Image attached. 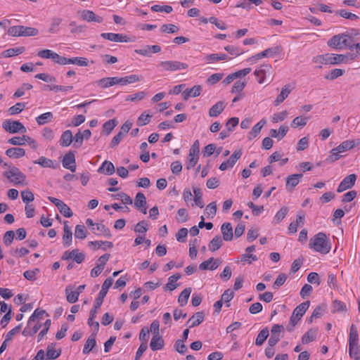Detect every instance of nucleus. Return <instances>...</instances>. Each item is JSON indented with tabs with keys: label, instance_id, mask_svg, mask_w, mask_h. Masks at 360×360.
<instances>
[{
	"label": "nucleus",
	"instance_id": "1",
	"mask_svg": "<svg viewBox=\"0 0 360 360\" xmlns=\"http://www.w3.org/2000/svg\"><path fill=\"white\" fill-rule=\"evenodd\" d=\"M309 248L316 252L327 254L330 251L331 244L326 234L319 232L310 238Z\"/></svg>",
	"mask_w": 360,
	"mask_h": 360
},
{
	"label": "nucleus",
	"instance_id": "2",
	"mask_svg": "<svg viewBox=\"0 0 360 360\" xmlns=\"http://www.w3.org/2000/svg\"><path fill=\"white\" fill-rule=\"evenodd\" d=\"M356 34V30H352L351 34L342 33L334 35L328 40V45L338 50H342L345 48L352 50L354 36Z\"/></svg>",
	"mask_w": 360,
	"mask_h": 360
},
{
	"label": "nucleus",
	"instance_id": "3",
	"mask_svg": "<svg viewBox=\"0 0 360 360\" xmlns=\"http://www.w3.org/2000/svg\"><path fill=\"white\" fill-rule=\"evenodd\" d=\"M4 167H8V170L4 172L3 176L6 178L10 183L14 186H26L27 182L26 181V176L18 167L4 162L2 164Z\"/></svg>",
	"mask_w": 360,
	"mask_h": 360
},
{
	"label": "nucleus",
	"instance_id": "4",
	"mask_svg": "<svg viewBox=\"0 0 360 360\" xmlns=\"http://www.w3.org/2000/svg\"><path fill=\"white\" fill-rule=\"evenodd\" d=\"M355 146V141L354 140H347L341 143L336 148H333L330 150V155L329 156V159L332 162H335L339 160L341 157L340 153H344L353 148Z\"/></svg>",
	"mask_w": 360,
	"mask_h": 360
},
{
	"label": "nucleus",
	"instance_id": "5",
	"mask_svg": "<svg viewBox=\"0 0 360 360\" xmlns=\"http://www.w3.org/2000/svg\"><path fill=\"white\" fill-rule=\"evenodd\" d=\"M113 280L111 278H106L105 281L103 282L101 290L99 292L98 297L96 298L94 302V306L92 309H95L96 312H98V310L101 307L103 300L108 293V289L110 288V286L112 285Z\"/></svg>",
	"mask_w": 360,
	"mask_h": 360
},
{
	"label": "nucleus",
	"instance_id": "6",
	"mask_svg": "<svg viewBox=\"0 0 360 360\" xmlns=\"http://www.w3.org/2000/svg\"><path fill=\"white\" fill-rule=\"evenodd\" d=\"M3 129L11 134L18 132L25 133L27 129L25 126L19 121L6 120L2 123Z\"/></svg>",
	"mask_w": 360,
	"mask_h": 360
},
{
	"label": "nucleus",
	"instance_id": "7",
	"mask_svg": "<svg viewBox=\"0 0 360 360\" xmlns=\"http://www.w3.org/2000/svg\"><path fill=\"white\" fill-rule=\"evenodd\" d=\"M158 67L165 71H177L185 70L188 67V65L186 63L177 60H165L160 62Z\"/></svg>",
	"mask_w": 360,
	"mask_h": 360
},
{
	"label": "nucleus",
	"instance_id": "8",
	"mask_svg": "<svg viewBox=\"0 0 360 360\" xmlns=\"http://www.w3.org/2000/svg\"><path fill=\"white\" fill-rule=\"evenodd\" d=\"M309 305L310 302L306 301L299 304L294 309L290 320V322L291 323V324H292V326H295L297 324L299 321L301 319V318L305 314L306 311L308 309Z\"/></svg>",
	"mask_w": 360,
	"mask_h": 360
},
{
	"label": "nucleus",
	"instance_id": "9",
	"mask_svg": "<svg viewBox=\"0 0 360 360\" xmlns=\"http://www.w3.org/2000/svg\"><path fill=\"white\" fill-rule=\"evenodd\" d=\"M132 124L128 121L125 122L120 128V131L115 135L111 141L110 147L115 148L117 146L124 136L129 132L131 129Z\"/></svg>",
	"mask_w": 360,
	"mask_h": 360
},
{
	"label": "nucleus",
	"instance_id": "10",
	"mask_svg": "<svg viewBox=\"0 0 360 360\" xmlns=\"http://www.w3.org/2000/svg\"><path fill=\"white\" fill-rule=\"evenodd\" d=\"M271 68V65L263 64L255 70L254 75L257 78V82L259 84L264 83L266 77L270 75Z\"/></svg>",
	"mask_w": 360,
	"mask_h": 360
},
{
	"label": "nucleus",
	"instance_id": "11",
	"mask_svg": "<svg viewBox=\"0 0 360 360\" xmlns=\"http://www.w3.org/2000/svg\"><path fill=\"white\" fill-rule=\"evenodd\" d=\"M63 166L65 169H70L72 172L76 171V162L75 153L70 151L65 155L62 160Z\"/></svg>",
	"mask_w": 360,
	"mask_h": 360
},
{
	"label": "nucleus",
	"instance_id": "12",
	"mask_svg": "<svg viewBox=\"0 0 360 360\" xmlns=\"http://www.w3.org/2000/svg\"><path fill=\"white\" fill-rule=\"evenodd\" d=\"M280 51H281V49L279 46L269 48V49H267L263 51L261 53L255 54V56L250 58L248 60L250 61H255L257 60H259L264 57H271V56H274L279 53Z\"/></svg>",
	"mask_w": 360,
	"mask_h": 360
},
{
	"label": "nucleus",
	"instance_id": "13",
	"mask_svg": "<svg viewBox=\"0 0 360 360\" xmlns=\"http://www.w3.org/2000/svg\"><path fill=\"white\" fill-rule=\"evenodd\" d=\"M356 176L354 174L346 176L339 184L337 191L342 193L347 189L351 188L355 184Z\"/></svg>",
	"mask_w": 360,
	"mask_h": 360
},
{
	"label": "nucleus",
	"instance_id": "14",
	"mask_svg": "<svg viewBox=\"0 0 360 360\" xmlns=\"http://www.w3.org/2000/svg\"><path fill=\"white\" fill-rule=\"evenodd\" d=\"M329 58L326 59L330 64L346 63L349 59L354 60V57L351 54H328Z\"/></svg>",
	"mask_w": 360,
	"mask_h": 360
},
{
	"label": "nucleus",
	"instance_id": "15",
	"mask_svg": "<svg viewBox=\"0 0 360 360\" xmlns=\"http://www.w3.org/2000/svg\"><path fill=\"white\" fill-rule=\"evenodd\" d=\"M302 176V174L289 175L286 178L285 189L290 192L292 191L295 187L300 182Z\"/></svg>",
	"mask_w": 360,
	"mask_h": 360
},
{
	"label": "nucleus",
	"instance_id": "16",
	"mask_svg": "<svg viewBox=\"0 0 360 360\" xmlns=\"http://www.w3.org/2000/svg\"><path fill=\"white\" fill-rule=\"evenodd\" d=\"M101 37L105 39H108L111 41L115 42H128L130 41L129 38L122 34H116V33H102L101 34Z\"/></svg>",
	"mask_w": 360,
	"mask_h": 360
},
{
	"label": "nucleus",
	"instance_id": "17",
	"mask_svg": "<svg viewBox=\"0 0 360 360\" xmlns=\"http://www.w3.org/2000/svg\"><path fill=\"white\" fill-rule=\"evenodd\" d=\"M146 198L143 193H138L135 197L134 206L143 214L147 213Z\"/></svg>",
	"mask_w": 360,
	"mask_h": 360
},
{
	"label": "nucleus",
	"instance_id": "18",
	"mask_svg": "<svg viewBox=\"0 0 360 360\" xmlns=\"http://www.w3.org/2000/svg\"><path fill=\"white\" fill-rule=\"evenodd\" d=\"M221 263V261L219 259H214L213 257H211L202 262L199 265V269L200 270H214L218 268Z\"/></svg>",
	"mask_w": 360,
	"mask_h": 360
},
{
	"label": "nucleus",
	"instance_id": "19",
	"mask_svg": "<svg viewBox=\"0 0 360 360\" xmlns=\"http://www.w3.org/2000/svg\"><path fill=\"white\" fill-rule=\"evenodd\" d=\"M41 326L40 323L28 320L27 326L22 330V334L24 336H32L38 332Z\"/></svg>",
	"mask_w": 360,
	"mask_h": 360
},
{
	"label": "nucleus",
	"instance_id": "20",
	"mask_svg": "<svg viewBox=\"0 0 360 360\" xmlns=\"http://www.w3.org/2000/svg\"><path fill=\"white\" fill-rule=\"evenodd\" d=\"M81 18L83 20H86L87 22H96L101 23L103 22V18L98 15H96L92 11L90 10H84L81 12Z\"/></svg>",
	"mask_w": 360,
	"mask_h": 360
},
{
	"label": "nucleus",
	"instance_id": "21",
	"mask_svg": "<svg viewBox=\"0 0 360 360\" xmlns=\"http://www.w3.org/2000/svg\"><path fill=\"white\" fill-rule=\"evenodd\" d=\"M222 233V239L225 241H231L233 240V228L231 223L225 222L221 226Z\"/></svg>",
	"mask_w": 360,
	"mask_h": 360
},
{
	"label": "nucleus",
	"instance_id": "22",
	"mask_svg": "<svg viewBox=\"0 0 360 360\" xmlns=\"http://www.w3.org/2000/svg\"><path fill=\"white\" fill-rule=\"evenodd\" d=\"M160 51L161 47L158 45H147L144 46L143 49H136L135 52L142 56H150L152 53H159Z\"/></svg>",
	"mask_w": 360,
	"mask_h": 360
},
{
	"label": "nucleus",
	"instance_id": "23",
	"mask_svg": "<svg viewBox=\"0 0 360 360\" xmlns=\"http://www.w3.org/2000/svg\"><path fill=\"white\" fill-rule=\"evenodd\" d=\"M202 86L200 85H195L191 89H186L182 93L184 100H188L190 97H197L200 95Z\"/></svg>",
	"mask_w": 360,
	"mask_h": 360
},
{
	"label": "nucleus",
	"instance_id": "24",
	"mask_svg": "<svg viewBox=\"0 0 360 360\" xmlns=\"http://www.w3.org/2000/svg\"><path fill=\"white\" fill-rule=\"evenodd\" d=\"M293 89V87L290 84H286L285 85L280 93V94L277 96L274 101L275 105H278L281 103H283L285 99L288 96V95L290 94L292 90Z\"/></svg>",
	"mask_w": 360,
	"mask_h": 360
},
{
	"label": "nucleus",
	"instance_id": "25",
	"mask_svg": "<svg viewBox=\"0 0 360 360\" xmlns=\"http://www.w3.org/2000/svg\"><path fill=\"white\" fill-rule=\"evenodd\" d=\"M115 168L112 162L105 160L101 166L98 169V172L105 175H112L114 174Z\"/></svg>",
	"mask_w": 360,
	"mask_h": 360
},
{
	"label": "nucleus",
	"instance_id": "26",
	"mask_svg": "<svg viewBox=\"0 0 360 360\" xmlns=\"http://www.w3.org/2000/svg\"><path fill=\"white\" fill-rule=\"evenodd\" d=\"M204 313L202 311H198L188 319L187 324H190L189 328H193L200 325L204 321Z\"/></svg>",
	"mask_w": 360,
	"mask_h": 360
},
{
	"label": "nucleus",
	"instance_id": "27",
	"mask_svg": "<svg viewBox=\"0 0 360 360\" xmlns=\"http://www.w3.org/2000/svg\"><path fill=\"white\" fill-rule=\"evenodd\" d=\"M73 141L72 133L70 130L68 129L63 131L60 139V145L63 147L69 146Z\"/></svg>",
	"mask_w": 360,
	"mask_h": 360
},
{
	"label": "nucleus",
	"instance_id": "28",
	"mask_svg": "<svg viewBox=\"0 0 360 360\" xmlns=\"http://www.w3.org/2000/svg\"><path fill=\"white\" fill-rule=\"evenodd\" d=\"M119 77H105L99 79L98 81V85L102 88H108L115 84H119Z\"/></svg>",
	"mask_w": 360,
	"mask_h": 360
},
{
	"label": "nucleus",
	"instance_id": "29",
	"mask_svg": "<svg viewBox=\"0 0 360 360\" xmlns=\"http://www.w3.org/2000/svg\"><path fill=\"white\" fill-rule=\"evenodd\" d=\"M164 345V340L160 335L153 336L150 343V347L153 351L162 349Z\"/></svg>",
	"mask_w": 360,
	"mask_h": 360
},
{
	"label": "nucleus",
	"instance_id": "30",
	"mask_svg": "<svg viewBox=\"0 0 360 360\" xmlns=\"http://www.w3.org/2000/svg\"><path fill=\"white\" fill-rule=\"evenodd\" d=\"M5 153L11 158H20L25 156V150L22 148H11L7 149Z\"/></svg>",
	"mask_w": 360,
	"mask_h": 360
},
{
	"label": "nucleus",
	"instance_id": "31",
	"mask_svg": "<svg viewBox=\"0 0 360 360\" xmlns=\"http://www.w3.org/2000/svg\"><path fill=\"white\" fill-rule=\"evenodd\" d=\"M34 164L39 165L41 167L46 168L56 169L57 167V164H55L52 160L44 156H41L38 160L34 161Z\"/></svg>",
	"mask_w": 360,
	"mask_h": 360
},
{
	"label": "nucleus",
	"instance_id": "32",
	"mask_svg": "<svg viewBox=\"0 0 360 360\" xmlns=\"http://www.w3.org/2000/svg\"><path fill=\"white\" fill-rule=\"evenodd\" d=\"M63 19L59 17H53L51 20L49 32L51 34H57L60 32V25Z\"/></svg>",
	"mask_w": 360,
	"mask_h": 360
},
{
	"label": "nucleus",
	"instance_id": "33",
	"mask_svg": "<svg viewBox=\"0 0 360 360\" xmlns=\"http://www.w3.org/2000/svg\"><path fill=\"white\" fill-rule=\"evenodd\" d=\"M142 79V77L138 75H130L124 77H119V84L126 85L139 82Z\"/></svg>",
	"mask_w": 360,
	"mask_h": 360
},
{
	"label": "nucleus",
	"instance_id": "34",
	"mask_svg": "<svg viewBox=\"0 0 360 360\" xmlns=\"http://www.w3.org/2000/svg\"><path fill=\"white\" fill-rule=\"evenodd\" d=\"M266 122L265 120H261L252 128L251 131L248 134L249 140H252L257 136Z\"/></svg>",
	"mask_w": 360,
	"mask_h": 360
},
{
	"label": "nucleus",
	"instance_id": "35",
	"mask_svg": "<svg viewBox=\"0 0 360 360\" xmlns=\"http://www.w3.org/2000/svg\"><path fill=\"white\" fill-rule=\"evenodd\" d=\"M25 51L24 46L11 48L2 52L1 55L4 58L13 57L22 53Z\"/></svg>",
	"mask_w": 360,
	"mask_h": 360
},
{
	"label": "nucleus",
	"instance_id": "36",
	"mask_svg": "<svg viewBox=\"0 0 360 360\" xmlns=\"http://www.w3.org/2000/svg\"><path fill=\"white\" fill-rule=\"evenodd\" d=\"M359 335L356 326L352 324L349 329V346L358 345Z\"/></svg>",
	"mask_w": 360,
	"mask_h": 360
},
{
	"label": "nucleus",
	"instance_id": "37",
	"mask_svg": "<svg viewBox=\"0 0 360 360\" xmlns=\"http://www.w3.org/2000/svg\"><path fill=\"white\" fill-rule=\"evenodd\" d=\"M225 108L224 102L219 101L215 103L209 110V115L210 117H217L221 114Z\"/></svg>",
	"mask_w": 360,
	"mask_h": 360
},
{
	"label": "nucleus",
	"instance_id": "38",
	"mask_svg": "<svg viewBox=\"0 0 360 360\" xmlns=\"http://www.w3.org/2000/svg\"><path fill=\"white\" fill-rule=\"evenodd\" d=\"M53 120V115L51 112L43 113L36 117V122L39 125H44L52 122Z\"/></svg>",
	"mask_w": 360,
	"mask_h": 360
},
{
	"label": "nucleus",
	"instance_id": "39",
	"mask_svg": "<svg viewBox=\"0 0 360 360\" xmlns=\"http://www.w3.org/2000/svg\"><path fill=\"white\" fill-rule=\"evenodd\" d=\"M181 278V274H176L169 277L168 283L164 287L165 290H169L170 291L174 290L178 286L176 282Z\"/></svg>",
	"mask_w": 360,
	"mask_h": 360
},
{
	"label": "nucleus",
	"instance_id": "40",
	"mask_svg": "<svg viewBox=\"0 0 360 360\" xmlns=\"http://www.w3.org/2000/svg\"><path fill=\"white\" fill-rule=\"evenodd\" d=\"M223 245V239L220 236H216L210 242L208 247L209 250L212 252H215L219 250Z\"/></svg>",
	"mask_w": 360,
	"mask_h": 360
},
{
	"label": "nucleus",
	"instance_id": "41",
	"mask_svg": "<svg viewBox=\"0 0 360 360\" xmlns=\"http://www.w3.org/2000/svg\"><path fill=\"white\" fill-rule=\"evenodd\" d=\"M317 335V329L311 328L306 332L302 337V342L303 344H308L315 340Z\"/></svg>",
	"mask_w": 360,
	"mask_h": 360
},
{
	"label": "nucleus",
	"instance_id": "42",
	"mask_svg": "<svg viewBox=\"0 0 360 360\" xmlns=\"http://www.w3.org/2000/svg\"><path fill=\"white\" fill-rule=\"evenodd\" d=\"M191 293V288H185L179 295L178 298V302L179 303L181 307L186 305L188 302V300Z\"/></svg>",
	"mask_w": 360,
	"mask_h": 360
},
{
	"label": "nucleus",
	"instance_id": "43",
	"mask_svg": "<svg viewBox=\"0 0 360 360\" xmlns=\"http://www.w3.org/2000/svg\"><path fill=\"white\" fill-rule=\"evenodd\" d=\"M269 335V331L268 328H263L257 335V338L255 340V345L257 346H261L263 345L264 341L267 339Z\"/></svg>",
	"mask_w": 360,
	"mask_h": 360
},
{
	"label": "nucleus",
	"instance_id": "44",
	"mask_svg": "<svg viewBox=\"0 0 360 360\" xmlns=\"http://www.w3.org/2000/svg\"><path fill=\"white\" fill-rule=\"evenodd\" d=\"M217 203L215 202H210L207 205L205 210V214L208 219H213L217 213Z\"/></svg>",
	"mask_w": 360,
	"mask_h": 360
},
{
	"label": "nucleus",
	"instance_id": "45",
	"mask_svg": "<svg viewBox=\"0 0 360 360\" xmlns=\"http://www.w3.org/2000/svg\"><path fill=\"white\" fill-rule=\"evenodd\" d=\"M288 212V208L287 207H283L277 212L274 216L273 223L274 224H279L287 215Z\"/></svg>",
	"mask_w": 360,
	"mask_h": 360
},
{
	"label": "nucleus",
	"instance_id": "46",
	"mask_svg": "<svg viewBox=\"0 0 360 360\" xmlns=\"http://www.w3.org/2000/svg\"><path fill=\"white\" fill-rule=\"evenodd\" d=\"M39 33L37 29L21 25L20 35L23 37L36 36Z\"/></svg>",
	"mask_w": 360,
	"mask_h": 360
},
{
	"label": "nucleus",
	"instance_id": "47",
	"mask_svg": "<svg viewBox=\"0 0 360 360\" xmlns=\"http://www.w3.org/2000/svg\"><path fill=\"white\" fill-rule=\"evenodd\" d=\"M96 344V342L95 337L92 335L87 339L86 343L84 344L83 353L84 354H89L95 347Z\"/></svg>",
	"mask_w": 360,
	"mask_h": 360
},
{
	"label": "nucleus",
	"instance_id": "48",
	"mask_svg": "<svg viewBox=\"0 0 360 360\" xmlns=\"http://www.w3.org/2000/svg\"><path fill=\"white\" fill-rule=\"evenodd\" d=\"M60 355V350H56L53 345H49L46 356L47 359H56Z\"/></svg>",
	"mask_w": 360,
	"mask_h": 360
},
{
	"label": "nucleus",
	"instance_id": "49",
	"mask_svg": "<svg viewBox=\"0 0 360 360\" xmlns=\"http://www.w3.org/2000/svg\"><path fill=\"white\" fill-rule=\"evenodd\" d=\"M26 139H29L28 136H15L8 139V143L14 146H23L26 143Z\"/></svg>",
	"mask_w": 360,
	"mask_h": 360
},
{
	"label": "nucleus",
	"instance_id": "50",
	"mask_svg": "<svg viewBox=\"0 0 360 360\" xmlns=\"http://www.w3.org/2000/svg\"><path fill=\"white\" fill-rule=\"evenodd\" d=\"M349 355L354 360H360V346L358 345H349Z\"/></svg>",
	"mask_w": 360,
	"mask_h": 360
},
{
	"label": "nucleus",
	"instance_id": "51",
	"mask_svg": "<svg viewBox=\"0 0 360 360\" xmlns=\"http://www.w3.org/2000/svg\"><path fill=\"white\" fill-rule=\"evenodd\" d=\"M86 229L84 225L78 224L75 226V237L78 239H84L86 237Z\"/></svg>",
	"mask_w": 360,
	"mask_h": 360
},
{
	"label": "nucleus",
	"instance_id": "52",
	"mask_svg": "<svg viewBox=\"0 0 360 360\" xmlns=\"http://www.w3.org/2000/svg\"><path fill=\"white\" fill-rule=\"evenodd\" d=\"M69 27H70V33L72 34L82 33L86 29L85 25H77L75 21H71L69 23Z\"/></svg>",
	"mask_w": 360,
	"mask_h": 360
},
{
	"label": "nucleus",
	"instance_id": "53",
	"mask_svg": "<svg viewBox=\"0 0 360 360\" xmlns=\"http://www.w3.org/2000/svg\"><path fill=\"white\" fill-rule=\"evenodd\" d=\"M72 88V86L45 85L44 89L55 91H68Z\"/></svg>",
	"mask_w": 360,
	"mask_h": 360
},
{
	"label": "nucleus",
	"instance_id": "54",
	"mask_svg": "<svg viewBox=\"0 0 360 360\" xmlns=\"http://www.w3.org/2000/svg\"><path fill=\"white\" fill-rule=\"evenodd\" d=\"M94 227H95V229H96L98 231H99L98 234H102L108 238H111L112 235H111L110 229L108 227H106L103 224H101V223L96 224Z\"/></svg>",
	"mask_w": 360,
	"mask_h": 360
},
{
	"label": "nucleus",
	"instance_id": "55",
	"mask_svg": "<svg viewBox=\"0 0 360 360\" xmlns=\"http://www.w3.org/2000/svg\"><path fill=\"white\" fill-rule=\"evenodd\" d=\"M335 14L351 20H356L359 19V17L356 14L350 13L344 9L337 11Z\"/></svg>",
	"mask_w": 360,
	"mask_h": 360
},
{
	"label": "nucleus",
	"instance_id": "56",
	"mask_svg": "<svg viewBox=\"0 0 360 360\" xmlns=\"http://www.w3.org/2000/svg\"><path fill=\"white\" fill-rule=\"evenodd\" d=\"M146 94L145 91H139L132 95H129L126 97V101L136 102L141 101L146 96Z\"/></svg>",
	"mask_w": 360,
	"mask_h": 360
},
{
	"label": "nucleus",
	"instance_id": "57",
	"mask_svg": "<svg viewBox=\"0 0 360 360\" xmlns=\"http://www.w3.org/2000/svg\"><path fill=\"white\" fill-rule=\"evenodd\" d=\"M194 193V202L197 206L200 208L204 207V202L202 200V192L200 188H195L193 189Z\"/></svg>",
	"mask_w": 360,
	"mask_h": 360
},
{
	"label": "nucleus",
	"instance_id": "58",
	"mask_svg": "<svg viewBox=\"0 0 360 360\" xmlns=\"http://www.w3.org/2000/svg\"><path fill=\"white\" fill-rule=\"evenodd\" d=\"M115 199L121 200L123 204H132L131 198L126 193L120 192L117 194L112 195Z\"/></svg>",
	"mask_w": 360,
	"mask_h": 360
},
{
	"label": "nucleus",
	"instance_id": "59",
	"mask_svg": "<svg viewBox=\"0 0 360 360\" xmlns=\"http://www.w3.org/2000/svg\"><path fill=\"white\" fill-rule=\"evenodd\" d=\"M242 155V150H235L233 154L230 156L229 158L228 163L230 165V167H233L234 165L236 163V162L240 158Z\"/></svg>",
	"mask_w": 360,
	"mask_h": 360
},
{
	"label": "nucleus",
	"instance_id": "60",
	"mask_svg": "<svg viewBox=\"0 0 360 360\" xmlns=\"http://www.w3.org/2000/svg\"><path fill=\"white\" fill-rule=\"evenodd\" d=\"M56 52H53L49 49H43L37 53V56L41 58L52 59L54 60Z\"/></svg>",
	"mask_w": 360,
	"mask_h": 360
},
{
	"label": "nucleus",
	"instance_id": "61",
	"mask_svg": "<svg viewBox=\"0 0 360 360\" xmlns=\"http://www.w3.org/2000/svg\"><path fill=\"white\" fill-rule=\"evenodd\" d=\"M151 115L143 112L137 119L136 124L138 126H144L150 122Z\"/></svg>",
	"mask_w": 360,
	"mask_h": 360
},
{
	"label": "nucleus",
	"instance_id": "62",
	"mask_svg": "<svg viewBox=\"0 0 360 360\" xmlns=\"http://www.w3.org/2000/svg\"><path fill=\"white\" fill-rule=\"evenodd\" d=\"M67 300L70 303H75L78 300L79 292L77 291L69 290L68 288L65 290Z\"/></svg>",
	"mask_w": 360,
	"mask_h": 360
},
{
	"label": "nucleus",
	"instance_id": "63",
	"mask_svg": "<svg viewBox=\"0 0 360 360\" xmlns=\"http://www.w3.org/2000/svg\"><path fill=\"white\" fill-rule=\"evenodd\" d=\"M25 108V103H17L15 105L11 106L8 108V112L10 115H16L21 112L24 108Z\"/></svg>",
	"mask_w": 360,
	"mask_h": 360
},
{
	"label": "nucleus",
	"instance_id": "64",
	"mask_svg": "<svg viewBox=\"0 0 360 360\" xmlns=\"http://www.w3.org/2000/svg\"><path fill=\"white\" fill-rule=\"evenodd\" d=\"M21 198L23 202L28 204L30 202H32L34 199V196L33 193L30 190H25L21 191Z\"/></svg>",
	"mask_w": 360,
	"mask_h": 360
}]
</instances>
